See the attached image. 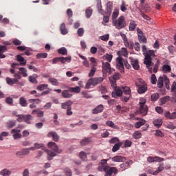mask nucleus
<instances>
[{
	"instance_id": "1",
	"label": "nucleus",
	"mask_w": 176,
	"mask_h": 176,
	"mask_svg": "<svg viewBox=\"0 0 176 176\" xmlns=\"http://www.w3.org/2000/svg\"><path fill=\"white\" fill-rule=\"evenodd\" d=\"M122 78V75L119 72H116L112 76L113 81H111V86L113 87L114 91L112 92L111 96L114 98H118V97H122L123 95V91L119 87H116V81L119 80Z\"/></svg>"
},
{
	"instance_id": "2",
	"label": "nucleus",
	"mask_w": 176,
	"mask_h": 176,
	"mask_svg": "<svg viewBox=\"0 0 176 176\" xmlns=\"http://www.w3.org/2000/svg\"><path fill=\"white\" fill-rule=\"evenodd\" d=\"M144 64H145L146 68L148 69V72L152 74V72H153L152 67H153L154 65V63L152 62V58H153V57H156V55L155 54V51L148 50L144 54Z\"/></svg>"
},
{
	"instance_id": "3",
	"label": "nucleus",
	"mask_w": 176,
	"mask_h": 176,
	"mask_svg": "<svg viewBox=\"0 0 176 176\" xmlns=\"http://www.w3.org/2000/svg\"><path fill=\"white\" fill-rule=\"evenodd\" d=\"M104 61L102 62V72L105 75L107 74H111V55L107 54L103 56Z\"/></svg>"
},
{
	"instance_id": "4",
	"label": "nucleus",
	"mask_w": 176,
	"mask_h": 176,
	"mask_svg": "<svg viewBox=\"0 0 176 176\" xmlns=\"http://www.w3.org/2000/svg\"><path fill=\"white\" fill-rule=\"evenodd\" d=\"M135 86L138 87V94H144L148 91V84L142 80V78H139L135 82Z\"/></svg>"
},
{
	"instance_id": "5",
	"label": "nucleus",
	"mask_w": 176,
	"mask_h": 176,
	"mask_svg": "<svg viewBox=\"0 0 176 176\" xmlns=\"http://www.w3.org/2000/svg\"><path fill=\"white\" fill-rule=\"evenodd\" d=\"M146 104V99L145 98H140L139 101V113L142 115V116H146L148 115V106Z\"/></svg>"
},
{
	"instance_id": "6",
	"label": "nucleus",
	"mask_w": 176,
	"mask_h": 176,
	"mask_svg": "<svg viewBox=\"0 0 176 176\" xmlns=\"http://www.w3.org/2000/svg\"><path fill=\"white\" fill-rule=\"evenodd\" d=\"M112 23L117 30H122L127 26V23H126V19L123 16H120L118 19L113 21Z\"/></svg>"
},
{
	"instance_id": "7",
	"label": "nucleus",
	"mask_w": 176,
	"mask_h": 176,
	"mask_svg": "<svg viewBox=\"0 0 176 176\" xmlns=\"http://www.w3.org/2000/svg\"><path fill=\"white\" fill-rule=\"evenodd\" d=\"M108 160H101L100 164L98 166V170L100 171H104L106 175L104 176H111V166L108 165Z\"/></svg>"
},
{
	"instance_id": "8",
	"label": "nucleus",
	"mask_w": 176,
	"mask_h": 176,
	"mask_svg": "<svg viewBox=\"0 0 176 176\" xmlns=\"http://www.w3.org/2000/svg\"><path fill=\"white\" fill-rule=\"evenodd\" d=\"M104 78L102 77H97L94 78H90L86 84L87 89H89L91 85L92 86H97L98 83L103 82Z\"/></svg>"
},
{
	"instance_id": "9",
	"label": "nucleus",
	"mask_w": 176,
	"mask_h": 176,
	"mask_svg": "<svg viewBox=\"0 0 176 176\" xmlns=\"http://www.w3.org/2000/svg\"><path fill=\"white\" fill-rule=\"evenodd\" d=\"M18 118L16 119L17 122H19L20 123L23 122V120L25 122V123H27V124H31V120H32V116L30 114L28 115H18L16 116Z\"/></svg>"
},
{
	"instance_id": "10",
	"label": "nucleus",
	"mask_w": 176,
	"mask_h": 176,
	"mask_svg": "<svg viewBox=\"0 0 176 176\" xmlns=\"http://www.w3.org/2000/svg\"><path fill=\"white\" fill-rule=\"evenodd\" d=\"M120 35L122 38V39L124 41V46H126V47H129V49H133L134 46L133 45V43H130L129 42V39L127 38V36H126V34H124V33L120 32Z\"/></svg>"
},
{
	"instance_id": "11",
	"label": "nucleus",
	"mask_w": 176,
	"mask_h": 176,
	"mask_svg": "<svg viewBox=\"0 0 176 176\" xmlns=\"http://www.w3.org/2000/svg\"><path fill=\"white\" fill-rule=\"evenodd\" d=\"M48 148L50 149H52V151H54V152H56V153H61L63 152V150L58 149V146L54 142H50L48 143Z\"/></svg>"
},
{
	"instance_id": "12",
	"label": "nucleus",
	"mask_w": 176,
	"mask_h": 176,
	"mask_svg": "<svg viewBox=\"0 0 176 176\" xmlns=\"http://www.w3.org/2000/svg\"><path fill=\"white\" fill-rule=\"evenodd\" d=\"M117 68L120 72H124V65H123V58L119 56L116 58Z\"/></svg>"
},
{
	"instance_id": "13",
	"label": "nucleus",
	"mask_w": 176,
	"mask_h": 176,
	"mask_svg": "<svg viewBox=\"0 0 176 176\" xmlns=\"http://www.w3.org/2000/svg\"><path fill=\"white\" fill-rule=\"evenodd\" d=\"M47 137H48L49 138H52L53 139V141H55L56 142H57V141L60 140V136L58 135V134H57L56 132L54 131L49 132L47 135Z\"/></svg>"
},
{
	"instance_id": "14",
	"label": "nucleus",
	"mask_w": 176,
	"mask_h": 176,
	"mask_svg": "<svg viewBox=\"0 0 176 176\" xmlns=\"http://www.w3.org/2000/svg\"><path fill=\"white\" fill-rule=\"evenodd\" d=\"M44 151H45V152H46V153L47 155V159L49 161L53 160V157H54L55 156H57V153H56L55 151H52L48 149H45Z\"/></svg>"
},
{
	"instance_id": "15",
	"label": "nucleus",
	"mask_w": 176,
	"mask_h": 176,
	"mask_svg": "<svg viewBox=\"0 0 176 176\" xmlns=\"http://www.w3.org/2000/svg\"><path fill=\"white\" fill-rule=\"evenodd\" d=\"M21 131L20 129H14L11 131V134H12V137L14 140H17L21 137V133H20Z\"/></svg>"
},
{
	"instance_id": "16",
	"label": "nucleus",
	"mask_w": 176,
	"mask_h": 176,
	"mask_svg": "<svg viewBox=\"0 0 176 176\" xmlns=\"http://www.w3.org/2000/svg\"><path fill=\"white\" fill-rule=\"evenodd\" d=\"M112 161L118 163H122L123 162H126V157H122L120 155H116L112 157Z\"/></svg>"
},
{
	"instance_id": "17",
	"label": "nucleus",
	"mask_w": 176,
	"mask_h": 176,
	"mask_svg": "<svg viewBox=\"0 0 176 176\" xmlns=\"http://www.w3.org/2000/svg\"><path fill=\"white\" fill-rule=\"evenodd\" d=\"M104 111V106L102 104L98 105L92 110L93 115H97V113H101Z\"/></svg>"
},
{
	"instance_id": "18",
	"label": "nucleus",
	"mask_w": 176,
	"mask_h": 176,
	"mask_svg": "<svg viewBox=\"0 0 176 176\" xmlns=\"http://www.w3.org/2000/svg\"><path fill=\"white\" fill-rule=\"evenodd\" d=\"M131 64L136 71L140 69V65L138 59L131 58Z\"/></svg>"
},
{
	"instance_id": "19",
	"label": "nucleus",
	"mask_w": 176,
	"mask_h": 176,
	"mask_svg": "<svg viewBox=\"0 0 176 176\" xmlns=\"http://www.w3.org/2000/svg\"><path fill=\"white\" fill-rule=\"evenodd\" d=\"M130 164H133V161L129 160L125 163L121 164L120 165V167L122 169V171H124V170H127V168H129V167H130Z\"/></svg>"
},
{
	"instance_id": "20",
	"label": "nucleus",
	"mask_w": 176,
	"mask_h": 176,
	"mask_svg": "<svg viewBox=\"0 0 176 176\" xmlns=\"http://www.w3.org/2000/svg\"><path fill=\"white\" fill-rule=\"evenodd\" d=\"M166 75H164L163 76H160L157 80V86L158 89H162L163 86H164V76Z\"/></svg>"
},
{
	"instance_id": "21",
	"label": "nucleus",
	"mask_w": 176,
	"mask_h": 176,
	"mask_svg": "<svg viewBox=\"0 0 176 176\" xmlns=\"http://www.w3.org/2000/svg\"><path fill=\"white\" fill-rule=\"evenodd\" d=\"M164 170V164H160L159 167L156 170H155L153 173L150 172V174H152L153 175H157L158 173H162Z\"/></svg>"
},
{
	"instance_id": "22",
	"label": "nucleus",
	"mask_w": 176,
	"mask_h": 176,
	"mask_svg": "<svg viewBox=\"0 0 176 176\" xmlns=\"http://www.w3.org/2000/svg\"><path fill=\"white\" fill-rule=\"evenodd\" d=\"M165 117L167 118V119L174 120L176 119V109L175 112L170 113V111H166L165 113Z\"/></svg>"
},
{
	"instance_id": "23",
	"label": "nucleus",
	"mask_w": 176,
	"mask_h": 176,
	"mask_svg": "<svg viewBox=\"0 0 176 176\" xmlns=\"http://www.w3.org/2000/svg\"><path fill=\"white\" fill-rule=\"evenodd\" d=\"M59 28L62 35H67V34H68V30H67V27H65V23H61Z\"/></svg>"
},
{
	"instance_id": "24",
	"label": "nucleus",
	"mask_w": 176,
	"mask_h": 176,
	"mask_svg": "<svg viewBox=\"0 0 176 176\" xmlns=\"http://www.w3.org/2000/svg\"><path fill=\"white\" fill-rule=\"evenodd\" d=\"M16 60L19 61V63H21L20 65H21L22 67H24L25 64H27V60H25V59H24V58L21 56V55H17Z\"/></svg>"
},
{
	"instance_id": "25",
	"label": "nucleus",
	"mask_w": 176,
	"mask_h": 176,
	"mask_svg": "<svg viewBox=\"0 0 176 176\" xmlns=\"http://www.w3.org/2000/svg\"><path fill=\"white\" fill-rule=\"evenodd\" d=\"M6 82L7 85H9L10 86H13V85H17V80H14V78H10L9 77H7L6 78Z\"/></svg>"
},
{
	"instance_id": "26",
	"label": "nucleus",
	"mask_w": 176,
	"mask_h": 176,
	"mask_svg": "<svg viewBox=\"0 0 176 176\" xmlns=\"http://www.w3.org/2000/svg\"><path fill=\"white\" fill-rule=\"evenodd\" d=\"M72 105V102L71 100H67L65 102L61 104L62 109H67V108H70Z\"/></svg>"
},
{
	"instance_id": "27",
	"label": "nucleus",
	"mask_w": 176,
	"mask_h": 176,
	"mask_svg": "<svg viewBox=\"0 0 176 176\" xmlns=\"http://www.w3.org/2000/svg\"><path fill=\"white\" fill-rule=\"evenodd\" d=\"M153 123L155 127L160 129V127H162V125L163 124V121L162 119H156L153 120Z\"/></svg>"
},
{
	"instance_id": "28",
	"label": "nucleus",
	"mask_w": 176,
	"mask_h": 176,
	"mask_svg": "<svg viewBox=\"0 0 176 176\" xmlns=\"http://www.w3.org/2000/svg\"><path fill=\"white\" fill-rule=\"evenodd\" d=\"M14 80H16V85H19V86H24V82H19V79H21V76H20L19 74H15L14 75Z\"/></svg>"
},
{
	"instance_id": "29",
	"label": "nucleus",
	"mask_w": 176,
	"mask_h": 176,
	"mask_svg": "<svg viewBox=\"0 0 176 176\" xmlns=\"http://www.w3.org/2000/svg\"><path fill=\"white\" fill-rule=\"evenodd\" d=\"M19 105L21 107H27L28 105V103L27 102V100L24 97H21L19 98Z\"/></svg>"
},
{
	"instance_id": "30",
	"label": "nucleus",
	"mask_w": 176,
	"mask_h": 176,
	"mask_svg": "<svg viewBox=\"0 0 176 176\" xmlns=\"http://www.w3.org/2000/svg\"><path fill=\"white\" fill-rule=\"evenodd\" d=\"M90 142H91V140H90V138H86L84 140H81L80 142V145H82V146H85L86 145H89V144H90Z\"/></svg>"
},
{
	"instance_id": "31",
	"label": "nucleus",
	"mask_w": 176,
	"mask_h": 176,
	"mask_svg": "<svg viewBox=\"0 0 176 176\" xmlns=\"http://www.w3.org/2000/svg\"><path fill=\"white\" fill-rule=\"evenodd\" d=\"M135 28H137V23L133 20H131L129 23V31H135Z\"/></svg>"
},
{
	"instance_id": "32",
	"label": "nucleus",
	"mask_w": 176,
	"mask_h": 176,
	"mask_svg": "<svg viewBox=\"0 0 176 176\" xmlns=\"http://www.w3.org/2000/svg\"><path fill=\"white\" fill-rule=\"evenodd\" d=\"M12 174V171L7 168L3 169L0 171V175L2 176H9Z\"/></svg>"
},
{
	"instance_id": "33",
	"label": "nucleus",
	"mask_w": 176,
	"mask_h": 176,
	"mask_svg": "<svg viewBox=\"0 0 176 176\" xmlns=\"http://www.w3.org/2000/svg\"><path fill=\"white\" fill-rule=\"evenodd\" d=\"M62 97H63V98H71L72 94H69V91L63 90L62 91Z\"/></svg>"
},
{
	"instance_id": "34",
	"label": "nucleus",
	"mask_w": 176,
	"mask_h": 176,
	"mask_svg": "<svg viewBox=\"0 0 176 176\" xmlns=\"http://www.w3.org/2000/svg\"><path fill=\"white\" fill-rule=\"evenodd\" d=\"M123 145V143H116L112 148V152H118L120 149V146Z\"/></svg>"
},
{
	"instance_id": "35",
	"label": "nucleus",
	"mask_w": 176,
	"mask_h": 176,
	"mask_svg": "<svg viewBox=\"0 0 176 176\" xmlns=\"http://www.w3.org/2000/svg\"><path fill=\"white\" fill-rule=\"evenodd\" d=\"M48 81L50 82V83H51V85H52L53 86H58V85H60V82H58V80H57V79L54 78H50L48 79Z\"/></svg>"
},
{
	"instance_id": "36",
	"label": "nucleus",
	"mask_w": 176,
	"mask_h": 176,
	"mask_svg": "<svg viewBox=\"0 0 176 176\" xmlns=\"http://www.w3.org/2000/svg\"><path fill=\"white\" fill-rule=\"evenodd\" d=\"M123 93L125 96H131V89L129 87H122Z\"/></svg>"
},
{
	"instance_id": "37",
	"label": "nucleus",
	"mask_w": 176,
	"mask_h": 176,
	"mask_svg": "<svg viewBox=\"0 0 176 176\" xmlns=\"http://www.w3.org/2000/svg\"><path fill=\"white\" fill-rule=\"evenodd\" d=\"M118 17H119V9L116 8L114 10L112 14V21L118 19Z\"/></svg>"
},
{
	"instance_id": "38",
	"label": "nucleus",
	"mask_w": 176,
	"mask_h": 176,
	"mask_svg": "<svg viewBox=\"0 0 176 176\" xmlns=\"http://www.w3.org/2000/svg\"><path fill=\"white\" fill-rule=\"evenodd\" d=\"M19 69L21 71L19 74H21L23 78H27V76H28V74H27V69L25 67H19Z\"/></svg>"
},
{
	"instance_id": "39",
	"label": "nucleus",
	"mask_w": 176,
	"mask_h": 176,
	"mask_svg": "<svg viewBox=\"0 0 176 176\" xmlns=\"http://www.w3.org/2000/svg\"><path fill=\"white\" fill-rule=\"evenodd\" d=\"M71 60H72L71 56H68V57L60 56L61 64H65V63H71Z\"/></svg>"
},
{
	"instance_id": "40",
	"label": "nucleus",
	"mask_w": 176,
	"mask_h": 176,
	"mask_svg": "<svg viewBox=\"0 0 176 176\" xmlns=\"http://www.w3.org/2000/svg\"><path fill=\"white\" fill-rule=\"evenodd\" d=\"M58 54H62V56H67V48L62 47L61 48L58 50Z\"/></svg>"
},
{
	"instance_id": "41",
	"label": "nucleus",
	"mask_w": 176,
	"mask_h": 176,
	"mask_svg": "<svg viewBox=\"0 0 176 176\" xmlns=\"http://www.w3.org/2000/svg\"><path fill=\"white\" fill-rule=\"evenodd\" d=\"M80 159L82 160V162H87V155L84 151H81L79 154Z\"/></svg>"
},
{
	"instance_id": "42",
	"label": "nucleus",
	"mask_w": 176,
	"mask_h": 176,
	"mask_svg": "<svg viewBox=\"0 0 176 176\" xmlns=\"http://www.w3.org/2000/svg\"><path fill=\"white\" fill-rule=\"evenodd\" d=\"M145 123H146L145 120H140L139 122H137L135 124V129H140V127H141V126H144Z\"/></svg>"
},
{
	"instance_id": "43",
	"label": "nucleus",
	"mask_w": 176,
	"mask_h": 176,
	"mask_svg": "<svg viewBox=\"0 0 176 176\" xmlns=\"http://www.w3.org/2000/svg\"><path fill=\"white\" fill-rule=\"evenodd\" d=\"M91 14H93V9L89 8L85 11V16L87 19H90L91 17Z\"/></svg>"
},
{
	"instance_id": "44",
	"label": "nucleus",
	"mask_w": 176,
	"mask_h": 176,
	"mask_svg": "<svg viewBox=\"0 0 176 176\" xmlns=\"http://www.w3.org/2000/svg\"><path fill=\"white\" fill-rule=\"evenodd\" d=\"M159 98H160V95L157 93H155L151 95V101H153V102L157 101Z\"/></svg>"
},
{
	"instance_id": "45",
	"label": "nucleus",
	"mask_w": 176,
	"mask_h": 176,
	"mask_svg": "<svg viewBox=\"0 0 176 176\" xmlns=\"http://www.w3.org/2000/svg\"><path fill=\"white\" fill-rule=\"evenodd\" d=\"M162 70L164 72V74H166L167 72H171V67L168 65H164L162 67Z\"/></svg>"
},
{
	"instance_id": "46",
	"label": "nucleus",
	"mask_w": 176,
	"mask_h": 176,
	"mask_svg": "<svg viewBox=\"0 0 176 176\" xmlns=\"http://www.w3.org/2000/svg\"><path fill=\"white\" fill-rule=\"evenodd\" d=\"M48 86L49 85L47 84H41V85L37 86L36 89H37V90H40V91H42L45 90V89H47Z\"/></svg>"
},
{
	"instance_id": "47",
	"label": "nucleus",
	"mask_w": 176,
	"mask_h": 176,
	"mask_svg": "<svg viewBox=\"0 0 176 176\" xmlns=\"http://www.w3.org/2000/svg\"><path fill=\"white\" fill-rule=\"evenodd\" d=\"M37 113V116L38 118H43V111H38L37 109H34L32 111V115H35V113Z\"/></svg>"
},
{
	"instance_id": "48",
	"label": "nucleus",
	"mask_w": 176,
	"mask_h": 176,
	"mask_svg": "<svg viewBox=\"0 0 176 176\" xmlns=\"http://www.w3.org/2000/svg\"><path fill=\"white\" fill-rule=\"evenodd\" d=\"M97 71V68L96 67H91L89 74H88V76L89 78H93V76H94L95 74H96V72Z\"/></svg>"
},
{
	"instance_id": "49",
	"label": "nucleus",
	"mask_w": 176,
	"mask_h": 176,
	"mask_svg": "<svg viewBox=\"0 0 176 176\" xmlns=\"http://www.w3.org/2000/svg\"><path fill=\"white\" fill-rule=\"evenodd\" d=\"M69 90L71 93H80V87H70Z\"/></svg>"
},
{
	"instance_id": "50",
	"label": "nucleus",
	"mask_w": 176,
	"mask_h": 176,
	"mask_svg": "<svg viewBox=\"0 0 176 176\" xmlns=\"http://www.w3.org/2000/svg\"><path fill=\"white\" fill-rule=\"evenodd\" d=\"M36 58H47V53H39L36 55Z\"/></svg>"
},
{
	"instance_id": "51",
	"label": "nucleus",
	"mask_w": 176,
	"mask_h": 176,
	"mask_svg": "<svg viewBox=\"0 0 176 176\" xmlns=\"http://www.w3.org/2000/svg\"><path fill=\"white\" fill-rule=\"evenodd\" d=\"M139 42H142V43H146V37L144 34H138Z\"/></svg>"
},
{
	"instance_id": "52",
	"label": "nucleus",
	"mask_w": 176,
	"mask_h": 176,
	"mask_svg": "<svg viewBox=\"0 0 176 176\" xmlns=\"http://www.w3.org/2000/svg\"><path fill=\"white\" fill-rule=\"evenodd\" d=\"M142 135L141 134V132L135 131L133 133V138H135V140H140V138H141Z\"/></svg>"
},
{
	"instance_id": "53",
	"label": "nucleus",
	"mask_w": 176,
	"mask_h": 176,
	"mask_svg": "<svg viewBox=\"0 0 176 176\" xmlns=\"http://www.w3.org/2000/svg\"><path fill=\"white\" fill-rule=\"evenodd\" d=\"M7 126L9 127V129H12V127H14L16 126V122L13 120H10L7 122Z\"/></svg>"
},
{
	"instance_id": "54",
	"label": "nucleus",
	"mask_w": 176,
	"mask_h": 176,
	"mask_svg": "<svg viewBox=\"0 0 176 176\" xmlns=\"http://www.w3.org/2000/svg\"><path fill=\"white\" fill-rule=\"evenodd\" d=\"M119 171L118 170V168L116 167H111V176H115L116 174H118Z\"/></svg>"
},
{
	"instance_id": "55",
	"label": "nucleus",
	"mask_w": 176,
	"mask_h": 176,
	"mask_svg": "<svg viewBox=\"0 0 176 176\" xmlns=\"http://www.w3.org/2000/svg\"><path fill=\"white\" fill-rule=\"evenodd\" d=\"M89 61L91 62L92 67H97V60H96V58H94V57H91L89 58Z\"/></svg>"
},
{
	"instance_id": "56",
	"label": "nucleus",
	"mask_w": 176,
	"mask_h": 176,
	"mask_svg": "<svg viewBox=\"0 0 176 176\" xmlns=\"http://www.w3.org/2000/svg\"><path fill=\"white\" fill-rule=\"evenodd\" d=\"M151 82L152 85H156V83H157V78H156V75L152 74Z\"/></svg>"
},
{
	"instance_id": "57",
	"label": "nucleus",
	"mask_w": 176,
	"mask_h": 176,
	"mask_svg": "<svg viewBox=\"0 0 176 176\" xmlns=\"http://www.w3.org/2000/svg\"><path fill=\"white\" fill-rule=\"evenodd\" d=\"M29 102L34 103V105H36V104H41V100L40 99H30Z\"/></svg>"
},
{
	"instance_id": "58",
	"label": "nucleus",
	"mask_w": 176,
	"mask_h": 176,
	"mask_svg": "<svg viewBox=\"0 0 176 176\" xmlns=\"http://www.w3.org/2000/svg\"><path fill=\"white\" fill-rule=\"evenodd\" d=\"M168 101H170V96H165L160 99V102L162 104H166V102H168Z\"/></svg>"
},
{
	"instance_id": "59",
	"label": "nucleus",
	"mask_w": 176,
	"mask_h": 176,
	"mask_svg": "<svg viewBox=\"0 0 176 176\" xmlns=\"http://www.w3.org/2000/svg\"><path fill=\"white\" fill-rule=\"evenodd\" d=\"M122 143L119 138H113L111 139V144H119Z\"/></svg>"
},
{
	"instance_id": "60",
	"label": "nucleus",
	"mask_w": 176,
	"mask_h": 176,
	"mask_svg": "<svg viewBox=\"0 0 176 176\" xmlns=\"http://www.w3.org/2000/svg\"><path fill=\"white\" fill-rule=\"evenodd\" d=\"M120 9H121L122 12H126V10H127V7H126V2H124V1H122V5L120 6Z\"/></svg>"
},
{
	"instance_id": "61",
	"label": "nucleus",
	"mask_w": 176,
	"mask_h": 176,
	"mask_svg": "<svg viewBox=\"0 0 176 176\" xmlns=\"http://www.w3.org/2000/svg\"><path fill=\"white\" fill-rule=\"evenodd\" d=\"M155 134L156 137H164V133L160 130H156Z\"/></svg>"
},
{
	"instance_id": "62",
	"label": "nucleus",
	"mask_w": 176,
	"mask_h": 176,
	"mask_svg": "<svg viewBox=\"0 0 176 176\" xmlns=\"http://www.w3.org/2000/svg\"><path fill=\"white\" fill-rule=\"evenodd\" d=\"M57 63H61V57H56L52 59V64H57Z\"/></svg>"
},
{
	"instance_id": "63",
	"label": "nucleus",
	"mask_w": 176,
	"mask_h": 176,
	"mask_svg": "<svg viewBox=\"0 0 176 176\" xmlns=\"http://www.w3.org/2000/svg\"><path fill=\"white\" fill-rule=\"evenodd\" d=\"M77 34L78 36H82L84 34H85V30H83V28H80L78 30H77Z\"/></svg>"
},
{
	"instance_id": "64",
	"label": "nucleus",
	"mask_w": 176,
	"mask_h": 176,
	"mask_svg": "<svg viewBox=\"0 0 176 176\" xmlns=\"http://www.w3.org/2000/svg\"><path fill=\"white\" fill-rule=\"evenodd\" d=\"M65 173L67 176H72V171L68 168H65Z\"/></svg>"
}]
</instances>
